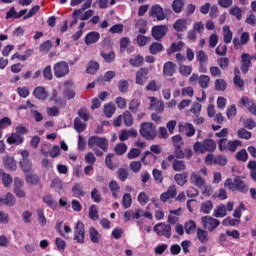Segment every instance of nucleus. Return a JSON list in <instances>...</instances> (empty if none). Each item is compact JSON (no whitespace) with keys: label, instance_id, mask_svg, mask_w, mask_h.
<instances>
[{"label":"nucleus","instance_id":"e433bc0d","mask_svg":"<svg viewBox=\"0 0 256 256\" xmlns=\"http://www.w3.org/2000/svg\"><path fill=\"white\" fill-rule=\"evenodd\" d=\"M100 56H102V58H104V61L106 63H113L115 61V57H116V54L114 52V50H110V52H100Z\"/></svg>","mask_w":256,"mask_h":256},{"label":"nucleus","instance_id":"ddd939ff","mask_svg":"<svg viewBox=\"0 0 256 256\" xmlns=\"http://www.w3.org/2000/svg\"><path fill=\"white\" fill-rule=\"evenodd\" d=\"M150 104L148 109L155 110L158 113H162L165 109L164 102L157 100L155 97H149Z\"/></svg>","mask_w":256,"mask_h":256},{"label":"nucleus","instance_id":"f8f14e48","mask_svg":"<svg viewBox=\"0 0 256 256\" xmlns=\"http://www.w3.org/2000/svg\"><path fill=\"white\" fill-rule=\"evenodd\" d=\"M177 196V189L175 185L168 187L167 191L160 195V200L163 203H166L169 199H173Z\"/></svg>","mask_w":256,"mask_h":256},{"label":"nucleus","instance_id":"de8ad7c7","mask_svg":"<svg viewBox=\"0 0 256 256\" xmlns=\"http://www.w3.org/2000/svg\"><path fill=\"white\" fill-rule=\"evenodd\" d=\"M88 217H90V220L92 221L99 219V211L96 205L90 206V209L88 210Z\"/></svg>","mask_w":256,"mask_h":256},{"label":"nucleus","instance_id":"b1692460","mask_svg":"<svg viewBox=\"0 0 256 256\" xmlns=\"http://www.w3.org/2000/svg\"><path fill=\"white\" fill-rule=\"evenodd\" d=\"M147 21L144 18H139L135 22V28L138 29V32L142 35L147 33Z\"/></svg>","mask_w":256,"mask_h":256},{"label":"nucleus","instance_id":"49530a36","mask_svg":"<svg viewBox=\"0 0 256 256\" xmlns=\"http://www.w3.org/2000/svg\"><path fill=\"white\" fill-rule=\"evenodd\" d=\"M100 66L95 61L88 62V67L86 68V72L90 75L96 74V72L99 70Z\"/></svg>","mask_w":256,"mask_h":256},{"label":"nucleus","instance_id":"680f3d73","mask_svg":"<svg viewBox=\"0 0 256 256\" xmlns=\"http://www.w3.org/2000/svg\"><path fill=\"white\" fill-rule=\"evenodd\" d=\"M132 205V196L130 193H126L122 197V206L127 209Z\"/></svg>","mask_w":256,"mask_h":256},{"label":"nucleus","instance_id":"473e14b6","mask_svg":"<svg viewBox=\"0 0 256 256\" xmlns=\"http://www.w3.org/2000/svg\"><path fill=\"white\" fill-rule=\"evenodd\" d=\"M184 6V0H173L172 11L176 14L182 13Z\"/></svg>","mask_w":256,"mask_h":256},{"label":"nucleus","instance_id":"f704fd0d","mask_svg":"<svg viewBox=\"0 0 256 256\" xmlns=\"http://www.w3.org/2000/svg\"><path fill=\"white\" fill-rule=\"evenodd\" d=\"M20 167L25 174L31 173L33 169L32 162L29 159L21 160Z\"/></svg>","mask_w":256,"mask_h":256},{"label":"nucleus","instance_id":"f3484780","mask_svg":"<svg viewBox=\"0 0 256 256\" xmlns=\"http://www.w3.org/2000/svg\"><path fill=\"white\" fill-rule=\"evenodd\" d=\"M172 27L176 32H185L187 30V20L185 18H179L175 20Z\"/></svg>","mask_w":256,"mask_h":256},{"label":"nucleus","instance_id":"dca6fc26","mask_svg":"<svg viewBox=\"0 0 256 256\" xmlns=\"http://www.w3.org/2000/svg\"><path fill=\"white\" fill-rule=\"evenodd\" d=\"M234 183H235L234 190L239 191L242 194L248 193L249 187L240 177L234 178Z\"/></svg>","mask_w":256,"mask_h":256},{"label":"nucleus","instance_id":"cd10ccee","mask_svg":"<svg viewBox=\"0 0 256 256\" xmlns=\"http://www.w3.org/2000/svg\"><path fill=\"white\" fill-rule=\"evenodd\" d=\"M164 49L163 44H160V42H152L149 46V53L151 55H157L158 53L162 52Z\"/></svg>","mask_w":256,"mask_h":256},{"label":"nucleus","instance_id":"338daca9","mask_svg":"<svg viewBox=\"0 0 256 256\" xmlns=\"http://www.w3.org/2000/svg\"><path fill=\"white\" fill-rule=\"evenodd\" d=\"M116 174L118 175V179L121 182H125L128 179V176H129V173H128L127 169H124V168L118 169V172Z\"/></svg>","mask_w":256,"mask_h":256},{"label":"nucleus","instance_id":"9b49d317","mask_svg":"<svg viewBox=\"0 0 256 256\" xmlns=\"http://www.w3.org/2000/svg\"><path fill=\"white\" fill-rule=\"evenodd\" d=\"M149 69L148 68H140L136 72L135 83L143 86L148 81Z\"/></svg>","mask_w":256,"mask_h":256},{"label":"nucleus","instance_id":"6e6d98bb","mask_svg":"<svg viewBox=\"0 0 256 256\" xmlns=\"http://www.w3.org/2000/svg\"><path fill=\"white\" fill-rule=\"evenodd\" d=\"M227 145H228L227 150L230 151V152H232V153H234V152L237 151V148H238L239 146H242V142L239 141V140H233V141H229V142L227 143Z\"/></svg>","mask_w":256,"mask_h":256},{"label":"nucleus","instance_id":"e2e57ef3","mask_svg":"<svg viewBox=\"0 0 256 256\" xmlns=\"http://www.w3.org/2000/svg\"><path fill=\"white\" fill-rule=\"evenodd\" d=\"M116 76V73L114 71H108L106 73H104V77H100L98 78V82H102V81H105V82H110L112 79H114Z\"/></svg>","mask_w":256,"mask_h":256},{"label":"nucleus","instance_id":"39448f33","mask_svg":"<svg viewBox=\"0 0 256 256\" xmlns=\"http://www.w3.org/2000/svg\"><path fill=\"white\" fill-rule=\"evenodd\" d=\"M153 231L158 236H164L167 239L171 238L172 236V227L169 224L158 223L153 227Z\"/></svg>","mask_w":256,"mask_h":256},{"label":"nucleus","instance_id":"c9c22d12","mask_svg":"<svg viewBox=\"0 0 256 256\" xmlns=\"http://www.w3.org/2000/svg\"><path fill=\"white\" fill-rule=\"evenodd\" d=\"M140 106H141V103L138 99H132L129 102L128 109L133 114H137L139 112Z\"/></svg>","mask_w":256,"mask_h":256},{"label":"nucleus","instance_id":"8fccbe9b","mask_svg":"<svg viewBox=\"0 0 256 256\" xmlns=\"http://www.w3.org/2000/svg\"><path fill=\"white\" fill-rule=\"evenodd\" d=\"M210 80L211 79L209 76L201 75L198 79V84H199L200 88L207 89L209 87Z\"/></svg>","mask_w":256,"mask_h":256},{"label":"nucleus","instance_id":"c03bdc74","mask_svg":"<svg viewBox=\"0 0 256 256\" xmlns=\"http://www.w3.org/2000/svg\"><path fill=\"white\" fill-rule=\"evenodd\" d=\"M214 217L216 218H223L227 216L226 206L225 205H219L216 207L213 213Z\"/></svg>","mask_w":256,"mask_h":256},{"label":"nucleus","instance_id":"0eeeda50","mask_svg":"<svg viewBox=\"0 0 256 256\" xmlns=\"http://www.w3.org/2000/svg\"><path fill=\"white\" fill-rule=\"evenodd\" d=\"M74 240L79 244L85 243V225L81 221H78L74 226Z\"/></svg>","mask_w":256,"mask_h":256},{"label":"nucleus","instance_id":"a211bd4d","mask_svg":"<svg viewBox=\"0 0 256 256\" xmlns=\"http://www.w3.org/2000/svg\"><path fill=\"white\" fill-rule=\"evenodd\" d=\"M190 183L198 188H202L206 184V180L203 179L200 175L192 173L190 176Z\"/></svg>","mask_w":256,"mask_h":256},{"label":"nucleus","instance_id":"774afa93","mask_svg":"<svg viewBox=\"0 0 256 256\" xmlns=\"http://www.w3.org/2000/svg\"><path fill=\"white\" fill-rule=\"evenodd\" d=\"M37 216H38V221H39L40 225L45 226L47 224V218L44 214V210L43 209H38L37 210Z\"/></svg>","mask_w":256,"mask_h":256},{"label":"nucleus","instance_id":"9d476101","mask_svg":"<svg viewBox=\"0 0 256 256\" xmlns=\"http://www.w3.org/2000/svg\"><path fill=\"white\" fill-rule=\"evenodd\" d=\"M251 66H252V58L250 54L243 52L241 54V66H240V70L242 74H247Z\"/></svg>","mask_w":256,"mask_h":256},{"label":"nucleus","instance_id":"ea45409f","mask_svg":"<svg viewBox=\"0 0 256 256\" xmlns=\"http://www.w3.org/2000/svg\"><path fill=\"white\" fill-rule=\"evenodd\" d=\"M196 228H197V225L193 220H190L184 224L185 233L188 235L194 234Z\"/></svg>","mask_w":256,"mask_h":256},{"label":"nucleus","instance_id":"7c9ffc66","mask_svg":"<svg viewBox=\"0 0 256 256\" xmlns=\"http://www.w3.org/2000/svg\"><path fill=\"white\" fill-rule=\"evenodd\" d=\"M233 40V32L230 30V26L223 27V41L225 44H230Z\"/></svg>","mask_w":256,"mask_h":256},{"label":"nucleus","instance_id":"37998d69","mask_svg":"<svg viewBox=\"0 0 256 256\" xmlns=\"http://www.w3.org/2000/svg\"><path fill=\"white\" fill-rule=\"evenodd\" d=\"M0 203L7 206H13L16 203V200L11 193H7L6 198L0 197Z\"/></svg>","mask_w":256,"mask_h":256},{"label":"nucleus","instance_id":"7ed1b4c3","mask_svg":"<svg viewBox=\"0 0 256 256\" xmlns=\"http://www.w3.org/2000/svg\"><path fill=\"white\" fill-rule=\"evenodd\" d=\"M95 146L102 149V151L107 152L109 149V142L106 138L98 136L88 138V147L93 149Z\"/></svg>","mask_w":256,"mask_h":256},{"label":"nucleus","instance_id":"4468645a","mask_svg":"<svg viewBox=\"0 0 256 256\" xmlns=\"http://www.w3.org/2000/svg\"><path fill=\"white\" fill-rule=\"evenodd\" d=\"M177 65L173 62H166L163 65V76L173 77L176 74Z\"/></svg>","mask_w":256,"mask_h":256},{"label":"nucleus","instance_id":"20e7f679","mask_svg":"<svg viewBox=\"0 0 256 256\" xmlns=\"http://www.w3.org/2000/svg\"><path fill=\"white\" fill-rule=\"evenodd\" d=\"M169 28L166 24L152 26L151 36L155 41H161L168 33Z\"/></svg>","mask_w":256,"mask_h":256},{"label":"nucleus","instance_id":"13d9d810","mask_svg":"<svg viewBox=\"0 0 256 256\" xmlns=\"http://www.w3.org/2000/svg\"><path fill=\"white\" fill-rule=\"evenodd\" d=\"M127 145L124 143L116 144V147H114V152H116V155L122 156L127 152Z\"/></svg>","mask_w":256,"mask_h":256},{"label":"nucleus","instance_id":"a18cd8bd","mask_svg":"<svg viewBox=\"0 0 256 256\" xmlns=\"http://www.w3.org/2000/svg\"><path fill=\"white\" fill-rule=\"evenodd\" d=\"M143 63H144V58L140 54H138L137 56H134V58L129 60V64L132 67H141L143 66Z\"/></svg>","mask_w":256,"mask_h":256},{"label":"nucleus","instance_id":"1a4fd4ad","mask_svg":"<svg viewBox=\"0 0 256 256\" xmlns=\"http://www.w3.org/2000/svg\"><path fill=\"white\" fill-rule=\"evenodd\" d=\"M149 17L156 18L157 21L166 19V14L160 4H154L149 10Z\"/></svg>","mask_w":256,"mask_h":256},{"label":"nucleus","instance_id":"4be33fe9","mask_svg":"<svg viewBox=\"0 0 256 256\" xmlns=\"http://www.w3.org/2000/svg\"><path fill=\"white\" fill-rule=\"evenodd\" d=\"M174 148V155H169L167 157L168 162H172L175 159V157L177 159L185 158V153L182 150V146H174Z\"/></svg>","mask_w":256,"mask_h":256},{"label":"nucleus","instance_id":"72a5a7b5","mask_svg":"<svg viewBox=\"0 0 256 256\" xmlns=\"http://www.w3.org/2000/svg\"><path fill=\"white\" fill-rule=\"evenodd\" d=\"M172 169L175 172H181L186 170V164L182 160L173 159Z\"/></svg>","mask_w":256,"mask_h":256},{"label":"nucleus","instance_id":"a878e982","mask_svg":"<svg viewBox=\"0 0 256 256\" xmlns=\"http://www.w3.org/2000/svg\"><path fill=\"white\" fill-rule=\"evenodd\" d=\"M8 144L10 145H20L24 142V137L17 133H13L8 139H7Z\"/></svg>","mask_w":256,"mask_h":256},{"label":"nucleus","instance_id":"bb28decb","mask_svg":"<svg viewBox=\"0 0 256 256\" xmlns=\"http://www.w3.org/2000/svg\"><path fill=\"white\" fill-rule=\"evenodd\" d=\"M182 129L185 130L187 137H192L196 133V130H195L194 126L191 123H186L184 125H179V131H181Z\"/></svg>","mask_w":256,"mask_h":256},{"label":"nucleus","instance_id":"864d4df0","mask_svg":"<svg viewBox=\"0 0 256 256\" xmlns=\"http://www.w3.org/2000/svg\"><path fill=\"white\" fill-rule=\"evenodd\" d=\"M200 210L204 214H210L211 211L213 210V203H212V201H205V202L201 203Z\"/></svg>","mask_w":256,"mask_h":256},{"label":"nucleus","instance_id":"c85d7f7f","mask_svg":"<svg viewBox=\"0 0 256 256\" xmlns=\"http://www.w3.org/2000/svg\"><path fill=\"white\" fill-rule=\"evenodd\" d=\"M4 166L6 169L15 171L17 169L16 161L13 157L7 156L4 158Z\"/></svg>","mask_w":256,"mask_h":256},{"label":"nucleus","instance_id":"423d86ee","mask_svg":"<svg viewBox=\"0 0 256 256\" xmlns=\"http://www.w3.org/2000/svg\"><path fill=\"white\" fill-rule=\"evenodd\" d=\"M69 66L66 62L61 61L54 64V77L60 79L69 74Z\"/></svg>","mask_w":256,"mask_h":256},{"label":"nucleus","instance_id":"5fc2aeb1","mask_svg":"<svg viewBox=\"0 0 256 256\" xmlns=\"http://www.w3.org/2000/svg\"><path fill=\"white\" fill-rule=\"evenodd\" d=\"M237 136L240 139L250 140L252 138V132L247 131L245 128L237 130Z\"/></svg>","mask_w":256,"mask_h":256},{"label":"nucleus","instance_id":"79ce46f5","mask_svg":"<svg viewBox=\"0 0 256 256\" xmlns=\"http://www.w3.org/2000/svg\"><path fill=\"white\" fill-rule=\"evenodd\" d=\"M196 61L198 63H208L209 56L204 52V50H197L196 52Z\"/></svg>","mask_w":256,"mask_h":256},{"label":"nucleus","instance_id":"f03ea898","mask_svg":"<svg viewBox=\"0 0 256 256\" xmlns=\"http://www.w3.org/2000/svg\"><path fill=\"white\" fill-rule=\"evenodd\" d=\"M139 134L145 140H154L156 138V126L153 123H141Z\"/></svg>","mask_w":256,"mask_h":256},{"label":"nucleus","instance_id":"bf43d9fd","mask_svg":"<svg viewBox=\"0 0 256 256\" xmlns=\"http://www.w3.org/2000/svg\"><path fill=\"white\" fill-rule=\"evenodd\" d=\"M50 188L56 192H60L63 189L62 181L59 178H54L50 184Z\"/></svg>","mask_w":256,"mask_h":256},{"label":"nucleus","instance_id":"c756f323","mask_svg":"<svg viewBox=\"0 0 256 256\" xmlns=\"http://www.w3.org/2000/svg\"><path fill=\"white\" fill-rule=\"evenodd\" d=\"M108 187H110V192H112V197H114V199H118L119 198V191L121 189V187L119 186L117 181H110V184H108Z\"/></svg>","mask_w":256,"mask_h":256},{"label":"nucleus","instance_id":"393cba45","mask_svg":"<svg viewBox=\"0 0 256 256\" xmlns=\"http://www.w3.org/2000/svg\"><path fill=\"white\" fill-rule=\"evenodd\" d=\"M42 202H44L48 208L54 209L57 206V202L52 194L44 195V197H42Z\"/></svg>","mask_w":256,"mask_h":256},{"label":"nucleus","instance_id":"aec40b11","mask_svg":"<svg viewBox=\"0 0 256 256\" xmlns=\"http://www.w3.org/2000/svg\"><path fill=\"white\" fill-rule=\"evenodd\" d=\"M184 46H185V42H182V41H180V42H172L171 44H170V47L169 48H167V50H166V52H167V55H171V54H173V53H175V52H179V51H182V49L184 48Z\"/></svg>","mask_w":256,"mask_h":256},{"label":"nucleus","instance_id":"f257e3e1","mask_svg":"<svg viewBox=\"0 0 256 256\" xmlns=\"http://www.w3.org/2000/svg\"><path fill=\"white\" fill-rule=\"evenodd\" d=\"M216 142L213 139H204L203 142H195L193 150L195 153L204 154L205 152H215Z\"/></svg>","mask_w":256,"mask_h":256},{"label":"nucleus","instance_id":"5701e85b","mask_svg":"<svg viewBox=\"0 0 256 256\" xmlns=\"http://www.w3.org/2000/svg\"><path fill=\"white\" fill-rule=\"evenodd\" d=\"M174 181L178 186L183 187L188 182V173L183 172L181 174L174 175Z\"/></svg>","mask_w":256,"mask_h":256},{"label":"nucleus","instance_id":"3c124183","mask_svg":"<svg viewBox=\"0 0 256 256\" xmlns=\"http://www.w3.org/2000/svg\"><path fill=\"white\" fill-rule=\"evenodd\" d=\"M134 119L133 116L131 114V112L129 111H125L123 113V123L125 126L127 127H131L133 125Z\"/></svg>","mask_w":256,"mask_h":256},{"label":"nucleus","instance_id":"0e129e2a","mask_svg":"<svg viewBox=\"0 0 256 256\" xmlns=\"http://www.w3.org/2000/svg\"><path fill=\"white\" fill-rule=\"evenodd\" d=\"M236 160L246 162L249 158V155L245 149L240 150L235 155Z\"/></svg>","mask_w":256,"mask_h":256},{"label":"nucleus","instance_id":"4d7b16f0","mask_svg":"<svg viewBox=\"0 0 256 256\" xmlns=\"http://www.w3.org/2000/svg\"><path fill=\"white\" fill-rule=\"evenodd\" d=\"M26 181L31 185H37L40 181V178L36 174L29 172L26 173Z\"/></svg>","mask_w":256,"mask_h":256},{"label":"nucleus","instance_id":"6ab92c4d","mask_svg":"<svg viewBox=\"0 0 256 256\" xmlns=\"http://www.w3.org/2000/svg\"><path fill=\"white\" fill-rule=\"evenodd\" d=\"M196 236L201 244L208 243L210 240L208 231H205L201 228L196 229Z\"/></svg>","mask_w":256,"mask_h":256},{"label":"nucleus","instance_id":"a19ab883","mask_svg":"<svg viewBox=\"0 0 256 256\" xmlns=\"http://www.w3.org/2000/svg\"><path fill=\"white\" fill-rule=\"evenodd\" d=\"M227 82L223 79H216L214 82V88L216 91H226L227 90Z\"/></svg>","mask_w":256,"mask_h":256},{"label":"nucleus","instance_id":"4c0bfd02","mask_svg":"<svg viewBox=\"0 0 256 256\" xmlns=\"http://www.w3.org/2000/svg\"><path fill=\"white\" fill-rule=\"evenodd\" d=\"M88 233L90 234V241L98 244L100 241L101 235L99 234L97 229L94 227H90V229L88 230Z\"/></svg>","mask_w":256,"mask_h":256},{"label":"nucleus","instance_id":"2eb2a0df","mask_svg":"<svg viewBox=\"0 0 256 256\" xmlns=\"http://www.w3.org/2000/svg\"><path fill=\"white\" fill-rule=\"evenodd\" d=\"M101 38V34H99V32H88L84 38V42L86 43V45H93L95 43H97Z\"/></svg>","mask_w":256,"mask_h":256},{"label":"nucleus","instance_id":"6e6552de","mask_svg":"<svg viewBox=\"0 0 256 256\" xmlns=\"http://www.w3.org/2000/svg\"><path fill=\"white\" fill-rule=\"evenodd\" d=\"M201 223L203 228L207 229L209 232H213L220 225V221L211 216L201 217Z\"/></svg>","mask_w":256,"mask_h":256},{"label":"nucleus","instance_id":"58836bf2","mask_svg":"<svg viewBox=\"0 0 256 256\" xmlns=\"http://www.w3.org/2000/svg\"><path fill=\"white\" fill-rule=\"evenodd\" d=\"M116 111V106L113 103L104 105V116L111 118Z\"/></svg>","mask_w":256,"mask_h":256},{"label":"nucleus","instance_id":"69168bd1","mask_svg":"<svg viewBox=\"0 0 256 256\" xmlns=\"http://www.w3.org/2000/svg\"><path fill=\"white\" fill-rule=\"evenodd\" d=\"M90 197L96 203H100L103 200L102 195L100 194L97 188L92 189V192L90 193Z\"/></svg>","mask_w":256,"mask_h":256},{"label":"nucleus","instance_id":"603ef678","mask_svg":"<svg viewBox=\"0 0 256 256\" xmlns=\"http://www.w3.org/2000/svg\"><path fill=\"white\" fill-rule=\"evenodd\" d=\"M129 86V82L124 79L118 81V91H120L122 94L128 93Z\"/></svg>","mask_w":256,"mask_h":256},{"label":"nucleus","instance_id":"2f4dec72","mask_svg":"<svg viewBox=\"0 0 256 256\" xmlns=\"http://www.w3.org/2000/svg\"><path fill=\"white\" fill-rule=\"evenodd\" d=\"M87 129V124L82 122L80 118L74 119V130L78 132V134L83 133Z\"/></svg>","mask_w":256,"mask_h":256},{"label":"nucleus","instance_id":"412c9836","mask_svg":"<svg viewBox=\"0 0 256 256\" xmlns=\"http://www.w3.org/2000/svg\"><path fill=\"white\" fill-rule=\"evenodd\" d=\"M33 95L39 100H46L49 97L45 87L39 86L33 91Z\"/></svg>","mask_w":256,"mask_h":256},{"label":"nucleus","instance_id":"052dcab7","mask_svg":"<svg viewBox=\"0 0 256 256\" xmlns=\"http://www.w3.org/2000/svg\"><path fill=\"white\" fill-rule=\"evenodd\" d=\"M241 223L240 219H233L232 217H227L222 221V225L224 226H238Z\"/></svg>","mask_w":256,"mask_h":256},{"label":"nucleus","instance_id":"09e8293b","mask_svg":"<svg viewBox=\"0 0 256 256\" xmlns=\"http://www.w3.org/2000/svg\"><path fill=\"white\" fill-rule=\"evenodd\" d=\"M72 193H74V196H76L77 198L85 196L84 189L79 183H76V185L72 187Z\"/></svg>","mask_w":256,"mask_h":256}]
</instances>
